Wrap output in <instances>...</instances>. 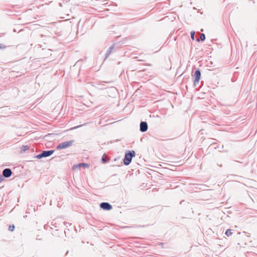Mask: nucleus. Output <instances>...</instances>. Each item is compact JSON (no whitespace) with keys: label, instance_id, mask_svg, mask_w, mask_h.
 I'll list each match as a JSON object with an SVG mask.
<instances>
[{"label":"nucleus","instance_id":"1","mask_svg":"<svg viewBox=\"0 0 257 257\" xmlns=\"http://www.w3.org/2000/svg\"><path fill=\"white\" fill-rule=\"evenodd\" d=\"M136 155V153L134 151H127L124 154V157L123 160V162L124 165L128 166L132 162V159Z\"/></svg>","mask_w":257,"mask_h":257},{"label":"nucleus","instance_id":"2","mask_svg":"<svg viewBox=\"0 0 257 257\" xmlns=\"http://www.w3.org/2000/svg\"><path fill=\"white\" fill-rule=\"evenodd\" d=\"M74 142V140H72L69 141H66L59 143L56 147V149L58 150L66 149L72 146Z\"/></svg>","mask_w":257,"mask_h":257},{"label":"nucleus","instance_id":"3","mask_svg":"<svg viewBox=\"0 0 257 257\" xmlns=\"http://www.w3.org/2000/svg\"><path fill=\"white\" fill-rule=\"evenodd\" d=\"M54 152V150H48V151H43L42 153L40 154L35 156L34 158L40 159L43 158H46L52 155Z\"/></svg>","mask_w":257,"mask_h":257},{"label":"nucleus","instance_id":"4","mask_svg":"<svg viewBox=\"0 0 257 257\" xmlns=\"http://www.w3.org/2000/svg\"><path fill=\"white\" fill-rule=\"evenodd\" d=\"M194 77L195 79L194 80L193 85L196 86L199 83L201 78V71L199 69H196L194 72Z\"/></svg>","mask_w":257,"mask_h":257},{"label":"nucleus","instance_id":"5","mask_svg":"<svg viewBox=\"0 0 257 257\" xmlns=\"http://www.w3.org/2000/svg\"><path fill=\"white\" fill-rule=\"evenodd\" d=\"M100 208L104 210L109 211L112 208V205L106 202H102L99 205Z\"/></svg>","mask_w":257,"mask_h":257},{"label":"nucleus","instance_id":"6","mask_svg":"<svg viewBox=\"0 0 257 257\" xmlns=\"http://www.w3.org/2000/svg\"><path fill=\"white\" fill-rule=\"evenodd\" d=\"M148 129V125L146 121H142L140 124V131L144 133L146 132Z\"/></svg>","mask_w":257,"mask_h":257},{"label":"nucleus","instance_id":"7","mask_svg":"<svg viewBox=\"0 0 257 257\" xmlns=\"http://www.w3.org/2000/svg\"><path fill=\"white\" fill-rule=\"evenodd\" d=\"M12 173V171L10 168H6L3 171V176L5 178L10 177Z\"/></svg>","mask_w":257,"mask_h":257},{"label":"nucleus","instance_id":"8","mask_svg":"<svg viewBox=\"0 0 257 257\" xmlns=\"http://www.w3.org/2000/svg\"><path fill=\"white\" fill-rule=\"evenodd\" d=\"M112 81H101L99 83L97 84V87L100 89H104V83H111Z\"/></svg>","mask_w":257,"mask_h":257},{"label":"nucleus","instance_id":"9","mask_svg":"<svg viewBox=\"0 0 257 257\" xmlns=\"http://www.w3.org/2000/svg\"><path fill=\"white\" fill-rule=\"evenodd\" d=\"M88 167V165L87 164V163H79L76 165H74L73 168H80V167H83V168H86V167Z\"/></svg>","mask_w":257,"mask_h":257},{"label":"nucleus","instance_id":"10","mask_svg":"<svg viewBox=\"0 0 257 257\" xmlns=\"http://www.w3.org/2000/svg\"><path fill=\"white\" fill-rule=\"evenodd\" d=\"M113 48H114V45H111L109 48L108 50H107V52L105 54V58H107V57H109V56L110 55V53H111V51H112V49H113Z\"/></svg>","mask_w":257,"mask_h":257},{"label":"nucleus","instance_id":"11","mask_svg":"<svg viewBox=\"0 0 257 257\" xmlns=\"http://www.w3.org/2000/svg\"><path fill=\"white\" fill-rule=\"evenodd\" d=\"M109 161V159L106 158V155L105 154H103L101 158V162L102 163H107Z\"/></svg>","mask_w":257,"mask_h":257},{"label":"nucleus","instance_id":"12","mask_svg":"<svg viewBox=\"0 0 257 257\" xmlns=\"http://www.w3.org/2000/svg\"><path fill=\"white\" fill-rule=\"evenodd\" d=\"M205 35L204 33H202L200 35V39H197L196 40L197 42H199L200 40L202 42H203L205 41Z\"/></svg>","mask_w":257,"mask_h":257},{"label":"nucleus","instance_id":"13","mask_svg":"<svg viewBox=\"0 0 257 257\" xmlns=\"http://www.w3.org/2000/svg\"><path fill=\"white\" fill-rule=\"evenodd\" d=\"M28 149L29 147L28 146H22V147L21 148V153H24Z\"/></svg>","mask_w":257,"mask_h":257},{"label":"nucleus","instance_id":"14","mask_svg":"<svg viewBox=\"0 0 257 257\" xmlns=\"http://www.w3.org/2000/svg\"><path fill=\"white\" fill-rule=\"evenodd\" d=\"M231 231H232L231 229H227L225 232V234L227 236H229L230 235H231L232 234V232Z\"/></svg>","mask_w":257,"mask_h":257},{"label":"nucleus","instance_id":"15","mask_svg":"<svg viewBox=\"0 0 257 257\" xmlns=\"http://www.w3.org/2000/svg\"><path fill=\"white\" fill-rule=\"evenodd\" d=\"M195 31H192L190 33L191 38L192 40H194V39H195Z\"/></svg>","mask_w":257,"mask_h":257},{"label":"nucleus","instance_id":"16","mask_svg":"<svg viewBox=\"0 0 257 257\" xmlns=\"http://www.w3.org/2000/svg\"><path fill=\"white\" fill-rule=\"evenodd\" d=\"M15 228V227L14 225H11L9 226V230L11 231H14Z\"/></svg>","mask_w":257,"mask_h":257},{"label":"nucleus","instance_id":"17","mask_svg":"<svg viewBox=\"0 0 257 257\" xmlns=\"http://www.w3.org/2000/svg\"><path fill=\"white\" fill-rule=\"evenodd\" d=\"M86 124H87V123H85L83 124L79 125L78 126H76L74 127L73 128L74 129H76V128H79V127H81L82 126L86 125Z\"/></svg>","mask_w":257,"mask_h":257},{"label":"nucleus","instance_id":"18","mask_svg":"<svg viewBox=\"0 0 257 257\" xmlns=\"http://www.w3.org/2000/svg\"><path fill=\"white\" fill-rule=\"evenodd\" d=\"M4 180V178L3 176V175L0 174V183Z\"/></svg>","mask_w":257,"mask_h":257},{"label":"nucleus","instance_id":"19","mask_svg":"<svg viewBox=\"0 0 257 257\" xmlns=\"http://www.w3.org/2000/svg\"><path fill=\"white\" fill-rule=\"evenodd\" d=\"M5 48H6V46L4 44H0V49H4Z\"/></svg>","mask_w":257,"mask_h":257},{"label":"nucleus","instance_id":"20","mask_svg":"<svg viewBox=\"0 0 257 257\" xmlns=\"http://www.w3.org/2000/svg\"><path fill=\"white\" fill-rule=\"evenodd\" d=\"M111 88H112V89H113V90H116V88H115V87H111Z\"/></svg>","mask_w":257,"mask_h":257},{"label":"nucleus","instance_id":"21","mask_svg":"<svg viewBox=\"0 0 257 257\" xmlns=\"http://www.w3.org/2000/svg\"><path fill=\"white\" fill-rule=\"evenodd\" d=\"M64 224L65 225H66V224H67V222H64Z\"/></svg>","mask_w":257,"mask_h":257},{"label":"nucleus","instance_id":"22","mask_svg":"<svg viewBox=\"0 0 257 257\" xmlns=\"http://www.w3.org/2000/svg\"><path fill=\"white\" fill-rule=\"evenodd\" d=\"M115 175H116L115 174H114V175H113L112 176H115Z\"/></svg>","mask_w":257,"mask_h":257}]
</instances>
